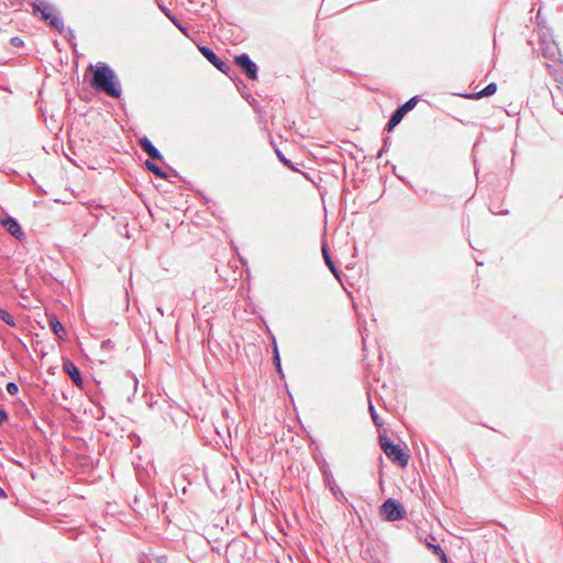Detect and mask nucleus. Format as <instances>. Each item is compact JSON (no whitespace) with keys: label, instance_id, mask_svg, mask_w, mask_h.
Instances as JSON below:
<instances>
[{"label":"nucleus","instance_id":"obj_20","mask_svg":"<svg viewBox=\"0 0 563 563\" xmlns=\"http://www.w3.org/2000/svg\"><path fill=\"white\" fill-rule=\"evenodd\" d=\"M274 360H275V362H276V366H277V368L279 369V367H280V361H279V356H278V354H277V353L275 354Z\"/></svg>","mask_w":563,"mask_h":563},{"label":"nucleus","instance_id":"obj_2","mask_svg":"<svg viewBox=\"0 0 563 563\" xmlns=\"http://www.w3.org/2000/svg\"><path fill=\"white\" fill-rule=\"evenodd\" d=\"M33 11L35 14H40L41 19L47 22L51 27L55 29L58 33H63L64 23L47 2L40 1L34 3Z\"/></svg>","mask_w":563,"mask_h":563},{"label":"nucleus","instance_id":"obj_15","mask_svg":"<svg viewBox=\"0 0 563 563\" xmlns=\"http://www.w3.org/2000/svg\"><path fill=\"white\" fill-rule=\"evenodd\" d=\"M0 319L3 320L9 325L15 327L13 317L7 310L1 309V308H0Z\"/></svg>","mask_w":563,"mask_h":563},{"label":"nucleus","instance_id":"obj_12","mask_svg":"<svg viewBox=\"0 0 563 563\" xmlns=\"http://www.w3.org/2000/svg\"><path fill=\"white\" fill-rule=\"evenodd\" d=\"M405 114L406 113L400 108H398L394 112V114L391 115V118L387 124L388 131H391L397 124H399Z\"/></svg>","mask_w":563,"mask_h":563},{"label":"nucleus","instance_id":"obj_13","mask_svg":"<svg viewBox=\"0 0 563 563\" xmlns=\"http://www.w3.org/2000/svg\"><path fill=\"white\" fill-rule=\"evenodd\" d=\"M145 165L156 176H158L161 178H165L166 177V174L156 164H154V163H152L150 161H146Z\"/></svg>","mask_w":563,"mask_h":563},{"label":"nucleus","instance_id":"obj_5","mask_svg":"<svg viewBox=\"0 0 563 563\" xmlns=\"http://www.w3.org/2000/svg\"><path fill=\"white\" fill-rule=\"evenodd\" d=\"M234 62L242 68L250 79H256L257 66L246 54L235 56Z\"/></svg>","mask_w":563,"mask_h":563},{"label":"nucleus","instance_id":"obj_21","mask_svg":"<svg viewBox=\"0 0 563 563\" xmlns=\"http://www.w3.org/2000/svg\"><path fill=\"white\" fill-rule=\"evenodd\" d=\"M369 409H371V412H372V417H373V419L376 421V419H377V415H375L374 409H373V407H372V406L369 407Z\"/></svg>","mask_w":563,"mask_h":563},{"label":"nucleus","instance_id":"obj_9","mask_svg":"<svg viewBox=\"0 0 563 563\" xmlns=\"http://www.w3.org/2000/svg\"><path fill=\"white\" fill-rule=\"evenodd\" d=\"M139 143L150 157H152L153 159H161L162 156L159 152L146 136L141 137L139 140Z\"/></svg>","mask_w":563,"mask_h":563},{"label":"nucleus","instance_id":"obj_16","mask_svg":"<svg viewBox=\"0 0 563 563\" xmlns=\"http://www.w3.org/2000/svg\"><path fill=\"white\" fill-rule=\"evenodd\" d=\"M418 99L417 97L411 98L407 102H405L401 107H399L405 113L413 109V107L417 104Z\"/></svg>","mask_w":563,"mask_h":563},{"label":"nucleus","instance_id":"obj_11","mask_svg":"<svg viewBox=\"0 0 563 563\" xmlns=\"http://www.w3.org/2000/svg\"><path fill=\"white\" fill-rule=\"evenodd\" d=\"M49 325L53 330V332L60 339L64 340L66 335V331L63 327V324L58 321L56 317H52L49 319Z\"/></svg>","mask_w":563,"mask_h":563},{"label":"nucleus","instance_id":"obj_18","mask_svg":"<svg viewBox=\"0 0 563 563\" xmlns=\"http://www.w3.org/2000/svg\"><path fill=\"white\" fill-rule=\"evenodd\" d=\"M7 391L10 394V395H16L18 391H19V387L15 383L13 382H10L7 384Z\"/></svg>","mask_w":563,"mask_h":563},{"label":"nucleus","instance_id":"obj_17","mask_svg":"<svg viewBox=\"0 0 563 563\" xmlns=\"http://www.w3.org/2000/svg\"><path fill=\"white\" fill-rule=\"evenodd\" d=\"M322 254H323V257H324V261H325V264L328 265V267L334 273L335 272V267H334V264L327 251V247L325 245L322 246Z\"/></svg>","mask_w":563,"mask_h":563},{"label":"nucleus","instance_id":"obj_8","mask_svg":"<svg viewBox=\"0 0 563 563\" xmlns=\"http://www.w3.org/2000/svg\"><path fill=\"white\" fill-rule=\"evenodd\" d=\"M63 369L70 376L76 386L80 387L82 385L80 372L71 361L65 360L63 363Z\"/></svg>","mask_w":563,"mask_h":563},{"label":"nucleus","instance_id":"obj_7","mask_svg":"<svg viewBox=\"0 0 563 563\" xmlns=\"http://www.w3.org/2000/svg\"><path fill=\"white\" fill-rule=\"evenodd\" d=\"M0 224L14 238L21 239L23 231L16 220L10 217L0 218Z\"/></svg>","mask_w":563,"mask_h":563},{"label":"nucleus","instance_id":"obj_14","mask_svg":"<svg viewBox=\"0 0 563 563\" xmlns=\"http://www.w3.org/2000/svg\"><path fill=\"white\" fill-rule=\"evenodd\" d=\"M428 548L431 549L433 551L434 554L439 555L441 561L442 562H446V554L444 553V551L441 549V547L439 545H435V544H432V543H427Z\"/></svg>","mask_w":563,"mask_h":563},{"label":"nucleus","instance_id":"obj_1","mask_svg":"<svg viewBox=\"0 0 563 563\" xmlns=\"http://www.w3.org/2000/svg\"><path fill=\"white\" fill-rule=\"evenodd\" d=\"M92 70L91 87L98 91H102L112 98H120L121 87L117 80L114 71L106 64L99 63L96 66L90 65Z\"/></svg>","mask_w":563,"mask_h":563},{"label":"nucleus","instance_id":"obj_6","mask_svg":"<svg viewBox=\"0 0 563 563\" xmlns=\"http://www.w3.org/2000/svg\"><path fill=\"white\" fill-rule=\"evenodd\" d=\"M199 51L216 68L222 73H227L230 69V66L225 62L221 60L209 47L200 46Z\"/></svg>","mask_w":563,"mask_h":563},{"label":"nucleus","instance_id":"obj_4","mask_svg":"<svg viewBox=\"0 0 563 563\" xmlns=\"http://www.w3.org/2000/svg\"><path fill=\"white\" fill-rule=\"evenodd\" d=\"M380 515L388 521H397L405 518L406 510L398 500L389 498L380 506Z\"/></svg>","mask_w":563,"mask_h":563},{"label":"nucleus","instance_id":"obj_3","mask_svg":"<svg viewBox=\"0 0 563 563\" xmlns=\"http://www.w3.org/2000/svg\"><path fill=\"white\" fill-rule=\"evenodd\" d=\"M380 446L390 461L398 463L401 467L407 466L409 455L402 450L400 445L394 444L389 440L382 438Z\"/></svg>","mask_w":563,"mask_h":563},{"label":"nucleus","instance_id":"obj_10","mask_svg":"<svg viewBox=\"0 0 563 563\" xmlns=\"http://www.w3.org/2000/svg\"><path fill=\"white\" fill-rule=\"evenodd\" d=\"M497 91V85L492 82L478 92L464 95V98L475 100L484 97L493 96Z\"/></svg>","mask_w":563,"mask_h":563},{"label":"nucleus","instance_id":"obj_19","mask_svg":"<svg viewBox=\"0 0 563 563\" xmlns=\"http://www.w3.org/2000/svg\"><path fill=\"white\" fill-rule=\"evenodd\" d=\"M8 420V415L4 410L0 409V424Z\"/></svg>","mask_w":563,"mask_h":563}]
</instances>
